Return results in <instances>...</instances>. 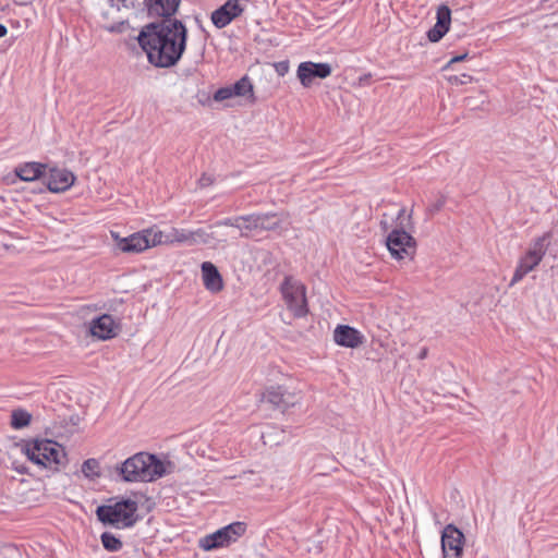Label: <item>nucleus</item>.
Here are the masks:
<instances>
[{"mask_svg": "<svg viewBox=\"0 0 558 558\" xmlns=\"http://www.w3.org/2000/svg\"><path fill=\"white\" fill-rule=\"evenodd\" d=\"M136 39L150 64L167 69L181 60L186 49L187 28L179 19L160 20L143 26Z\"/></svg>", "mask_w": 558, "mask_h": 558, "instance_id": "nucleus-1", "label": "nucleus"}, {"mask_svg": "<svg viewBox=\"0 0 558 558\" xmlns=\"http://www.w3.org/2000/svg\"><path fill=\"white\" fill-rule=\"evenodd\" d=\"M125 482H153L165 475L166 469L155 454L138 452L128 458L118 469Z\"/></svg>", "mask_w": 558, "mask_h": 558, "instance_id": "nucleus-2", "label": "nucleus"}, {"mask_svg": "<svg viewBox=\"0 0 558 558\" xmlns=\"http://www.w3.org/2000/svg\"><path fill=\"white\" fill-rule=\"evenodd\" d=\"M25 454L37 465L58 470L65 464L64 449L50 439H36L25 447Z\"/></svg>", "mask_w": 558, "mask_h": 558, "instance_id": "nucleus-3", "label": "nucleus"}, {"mask_svg": "<svg viewBox=\"0 0 558 558\" xmlns=\"http://www.w3.org/2000/svg\"><path fill=\"white\" fill-rule=\"evenodd\" d=\"M138 509L137 502L132 499H123L114 505H102L97 507L96 515L104 524L119 527H130L136 522L135 513Z\"/></svg>", "mask_w": 558, "mask_h": 558, "instance_id": "nucleus-4", "label": "nucleus"}, {"mask_svg": "<svg viewBox=\"0 0 558 558\" xmlns=\"http://www.w3.org/2000/svg\"><path fill=\"white\" fill-rule=\"evenodd\" d=\"M407 225L402 221L388 234L386 245L391 256L396 259L413 258L416 252L415 239L405 230L412 228V214L407 217Z\"/></svg>", "mask_w": 558, "mask_h": 558, "instance_id": "nucleus-5", "label": "nucleus"}, {"mask_svg": "<svg viewBox=\"0 0 558 558\" xmlns=\"http://www.w3.org/2000/svg\"><path fill=\"white\" fill-rule=\"evenodd\" d=\"M280 292L294 317L302 318L307 315L306 287L300 280L286 276L280 284Z\"/></svg>", "mask_w": 558, "mask_h": 558, "instance_id": "nucleus-6", "label": "nucleus"}, {"mask_svg": "<svg viewBox=\"0 0 558 558\" xmlns=\"http://www.w3.org/2000/svg\"><path fill=\"white\" fill-rule=\"evenodd\" d=\"M247 524L245 522H232L216 532L199 539V547L206 551L228 547L245 534Z\"/></svg>", "mask_w": 558, "mask_h": 558, "instance_id": "nucleus-7", "label": "nucleus"}, {"mask_svg": "<svg viewBox=\"0 0 558 558\" xmlns=\"http://www.w3.org/2000/svg\"><path fill=\"white\" fill-rule=\"evenodd\" d=\"M161 231L150 228L133 233L125 238L116 235L117 246L124 253H141L145 250L160 245Z\"/></svg>", "mask_w": 558, "mask_h": 558, "instance_id": "nucleus-8", "label": "nucleus"}, {"mask_svg": "<svg viewBox=\"0 0 558 558\" xmlns=\"http://www.w3.org/2000/svg\"><path fill=\"white\" fill-rule=\"evenodd\" d=\"M464 535L453 524L445 526L441 533V550L444 558H461L463 553Z\"/></svg>", "mask_w": 558, "mask_h": 558, "instance_id": "nucleus-9", "label": "nucleus"}, {"mask_svg": "<svg viewBox=\"0 0 558 558\" xmlns=\"http://www.w3.org/2000/svg\"><path fill=\"white\" fill-rule=\"evenodd\" d=\"M331 72L332 69L329 63L304 61L299 64L296 76L303 87L310 88L314 84L315 78L324 80L328 77Z\"/></svg>", "mask_w": 558, "mask_h": 558, "instance_id": "nucleus-10", "label": "nucleus"}, {"mask_svg": "<svg viewBox=\"0 0 558 558\" xmlns=\"http://www.w3.org/2000/svg\"><path fill=\"white\" fill-rule=\"evenodd\" d=\"M76 177L68 169L51 168L45 177L47 189L52 193L68 191L75 182Z\"/></svg>", "mask_w": 558, "mask_h": 558, "instance_id": "nucleus-11", "label": "nucleus"}, {"mask_svg": "<svg viewBox=\"0 0 558 558\" xmlns=\"http://www.w3.org/2000/svg\"><path fill=\"white\" fill-rule=\"evenodd\" d=\"M181 0H143V4L150 17H161V20L175 19Z\"/></svg>", "mask_w": 558, "mask_h": 558, "instance_id": "nucleus-12", "label": "nucleus"}, {"mask_svg": "<svg viewBox=\"0 0 558 558\" xmlns=\"http://www.w3.org/2000/svg\"><path fill=\"white\" fill-rule=\"evenodd\" d=\"M117 329L118 325L109 314H102L90 322L92 335L100 340H108L116 337Z\"/></svg>", "mask_w": 558, "mask_h": 558, "instance_id": "nucleus-13", "label": "nucleus"}, {"mask_svg": "<svg viewBox=\"0 0 558 558\" xmlns=\"http://www.w3.org/2000/svg\"><path fill=\"white\" fill-rule=\"evenodd\" d=\"M333 340L341 347L353 349L363 343V336L351 326L339 325L333 331Z\"/></svg>", "mask_w": 558, "mask_h": 558, "instance_id": "nucleus-14", "label": "nucleus"}, {"mask_svg": "<svg viewBox=\"0 0 558 558\" xmlns=\"http://www.w3.org/2000/svg\"><path fill=\"white\" fill-rule=\"evenodd\" d=\"M201 269L205 288L214 293L221 291L223 281L218 268L210 262H204Z\"/></svg>", "mask_w": 558, "mask_h": 558, "instance_id": "nucleus-15", "label": "nucleus"}, {"mask_svg": "<svg viewBox=\"0 0 558 558\" xmlns=\"http://www.w3.org/2000/svg\"><path fill=\"white\" fill-rule=\"evenodd\" d=\"M46 168L45 163L32 161L17 166L14 172L22 181L31 182L39 179L45 173Z\"/></svg>", "mask_w": 558, "mask_h": 558, "instance_id": "nucleus-16", "label": "nucleus"}, {"mask_svg": "<svg viewBox=\"0 0 558 558\" xmlns=\"http://www.w3.org/2000/svg\"><path fill=\"white\" fill-rule=\"evenodd\" d=\"M191 231L172 228L170 232L161 231L160 244L187 243L191 245Z\"/></svg>", "mask_w": 558, "mask_h": 558, "instance_id": "nucleus-17", "label": "nucleus"}, {"mask_svg": "<svg viewBox=\"0 0 558 558\" xmlns=\"http://www.w3.org/2000/svg\"><path fill=\"white\" fill-rule=\"evenodd\" d=\"M281 226V220L278 219L277 214L266 213L257 214V227L259 230L275 231Z\"/></svg>", "mask_w": 558, "mask_h": 558, "instance_id": "nucleus-18", "label": "nucleus"}, {"mask_svg": "<svg viewBox=\"0 0 558 558\" xmlns=\"http://www.w3.org/2000/svg\"><path fill=\"white\" fill-rule=\"evenodd\" d=\"M238 229L241 231V236H248L251 232L258 230L257 214H250L240 216Z\"/></svg>", "mask_w": 558, "mask_h": 558, "instance_id": "nucleus-19", "label": "nucleus"}, {"mask_svg": "<svg viewBox=\"0 0 558 558\" xmlns=\"http://www.w3.org/2000/svg\"><path fill=\"white\" fill-rule=\"evenodd\" d=\"M230 87L232 89L233 96H242V97L247 96V95H250L251 97L254 96L253 84H252L251 80L248 78V76H246V75L241 77L239 81H236Z\"/></svg>", "mask_w": 558, "mask_h": 558, "instance_id": "nucleus-20", "label": "nucleus"}, {"mask_svg": "<svg viewBox=\"0 0 558 558\" xmlns=\"http://www.w3.org/2000/svg\"><path fill=\"white\" fill-rule=\"evenodd\" d=\"M283 397H286V388L282 386H271L264 395V398L277 408L282 405Z\"/></svg>", "mask_w": 558, "mask_h": 558, "instance_id": "nucleus-21", "label": "nucleus"}, {"mask_svg": "<svg viewBox=\"0 0 558 558\" xmlns=\"http://www.w3.org/2000/svg\"><path fill=\"white\" fill-rule=\"evenodd\" d=\"M232 21V15L222 5L211 13V22L217 28H223Z\"/></svg>", "mask_w": 558, "mask_h": 558, "instance_id": "nucleus-22", "label": "nucleus"}, {"mask_svg": "<svg viewBox=\"0 0 558 558\" xmlns=\"http://www.w3.org/2000/svg\"><path fill=\"white\" fill-rule=\"evenodd\" d=\"M100 539L104 548L108 551H118L123 546L121 539L110 532H104Z\"/></svg>", "mask_w": 558, "mask_h": 558, "instance_id": "nucleus-23", "label": "nucleus"}, {"mask_svg": "<svg viewBox=\"0 0 558 558\" xmlns=\"http://www.w3.org/2000/svg\"><path fill=\"white\" fill-rule=\"evenodd\" d=\"M82 472L85 477L94 480L100 476V464L98 460L90 458L83 462Z\"/></svg>", "mask_w": 558, "mask_h": 558, "instance_id": "nucleus-24", "label": "nucleus"}, {"mask_svg": "<svg viewBox=\"0 0 558 558\" xmlns=\"http://www.w3.org/2000/svg\"><path fill=\"white\" fill-rule=\"evenodd\" d=\"M31 414L24 410H14L11 415L12 427L19 429L27 426L31 422Z\"/></svg>", "mask_w": 558, "mask_h": 558, "instance_id": "nucleus-25", "label": "nucleus"}, {"mask_svg": "<svg viewBox=\"0 0 558 558\" xmlns=\"http://www.w3.org/2000/svg\"><path fill=\"white\" fill-rule=\"evenodd\" d=\"M248 3V0H227L222 7L227 10L230 15H232V19L240 16L245 5Z\"/></svg>", "mask_w": 558, "mask_h": 558, "instance_id": "nucleus-26", "label": "nucleus"}, {"mask_svg": "<svg viewBox=\"0 0 558 558\" xmlns=\"http://www.w3.org/2000/svg\"><path fill=\"white\" fill-rule=\"evenodd\" d=\"M190 236H191V245L209 244L213 240H215L214 233L213 232L209 233L203 228L191 231Z\"/></svg>", "mask_w": 558, "mask_h": 558, "instance_id": "nucleus-27", "label": "nucleus"}, {"mask_svg": "<svg viewBox=\"0 0 558 558\" xmlns=\"http://www.w3.org/2000/svg\"><path fill=\"white\" fill-rule=\"evenodd\" d=\"M436 20V24H438L439 27H450L451 10L447 4L442 3L437 8Z\"/></svg>", "mask_w": 558, "mask_h": 558, "instance_id": "nucleus-28", "label": "nucleus"}, {"mask_svg": "<svg viewBox=\"0 0 558 558\" xmlns=\"http://www.w3.org/2000/svg\"><path fill=\"white\" fill-rule=\"evenodd\" d=\"M548 236L549 234L547 233L535 239L526 253H534L535 255H538L541 258H543L546 253L545 241L548 239Z\"/></svg>", "mask_w": 558, "mask_h": 558, "instance_id": "nucleus-29", "label": "nucleus"}, {"mask_svg": "<svg viewBox=\"0 0 558 558\" xmlns=\"http://www.w3.org/2000/svg\"><path fill=\"white\" fill-rule=\"evenodd\" d=\"M543 258H541L538 255H535L534 253H526L521 259L519 260L520 264H522L529 271H532L538 264L542 262Z\"/></svg>", "mask_w": 558, "mask_h": 558, "instance_id": "nucleus-30", "label": "nucleus"}, {"mask_svg": "<svg viewBox=\"0 0 558 558\" xmlns=\"http://www.w3.org/2000/svg\"><path fill=\"white\" fill-rule=\"evenodd\" d=\"M448 27H439L438 24H435L428 32H427V38L432 43H438L447 33Z\"/></svg>", "mask_w": 558, "mask_h": 558, "instance_id": "nucleus-31", "label": "nucleus"}, {"mask_svg": "<svg viewBox=\"0 0 558 558\" xmlns=\"http://www.w3.org/2000/svg\"><path fill=\"white\" fill-rule=\"evenodd\" d=\"M448 27H439L438 24H435L428 32H427V38L432 43H438L447 33Z\"/></svg>", "mask_w": 558, "mask_h": 558, "instance_id": "nucleus-32", "label": "nucleus"}, {"mask_svg": "<svg viewBox=\"0 0 558 558\" xmlns=\"http://www.w3.org/2000/svg\"><path fill=\"white\" fill-rule=\"evenodd\" d=\"M447 81L451 85H465L473 81V77L466 73H462L459 75H449L447 76Z\"/></svg>", "mask_w": 558, "mask_h": 558, "instance_id": "nucleus-33", "label": "nucleus"}, {"mask_svg": "<svg viewBox=\"0 0 558 558\" xmlns=\"http://www.w3.org/2000/svg\"><path fill=\"white\" fill-rule=\"evenodd\" d=\"M232 97H234V96L232 94V89L230 86L221 87V88L217 89L216 93L214 94V99L216 101H223V100L230 99Z\"/></svg>", "mask_w": 558, "mask_h": 558, "instance_id": "nucleus-34", "label": "nucleus"}, {"mask_svg": "<svg viewBox=\"0 0 558 558\" xmlns=\"http://www.w3.org/2000/svg\"><path fill=\"white\" fill-rule=\"evenodd\" d=\"M529 272L530 271L522 264L519 263L514 270L513 277L510 281V286H514L515 283L521 281Z\"/></svg>", "mask_w": 558, "mask_h": 558, "instance_id": "nucleus-35", "label": "nucleus"}, {"mask_svg": "<svg viewBox=\"0 0 558 558\" xmlns=\"http://www.w3.org/2000/svg\"><path fill=\"white\" fill-rule=\"evenodd\" d=\"M128 26H129V24H128L126 21H121V22L113 23V24H110L108 26H105V29L108 31L109 33L120 34V33L125 32Z\"/></svg>", "mask_w": 558, "mask_h": 558, "instance_id": "nucleus-36", "label": "nucleus"}, {"mask_svg": "<svg viewBox=\"0 0 558 558\" xmlns=\"http://www.w3.org/2000/svg\"><path fill=\"white\" fill-rule=\"evenodd\" d=\"M239 221H240V216L233 217V218H226L223 220H219V221L215 222L213 226H210V228L227 226V227H234L238 229Z\"/></svg>", "mask_w": 558, "mask_h": 558, "instance_id": "nucleus-37", "label": "nucleus"}, {"mask_svg": "<svg viewBox=\"0 0 558 558\" xmlns=\"http://www.w3.org/2000/svg\"><path fill=\"white\" fill-rule=\"evenodd\" d=\"M296 402H298V397L294 393L289 392L286 389V397H283L282 405L280 408L286 410L290 407H293Z\"/></svg>", "mask_w": 558, "mask_h": 558, "instance_id": "nucleus-38", "label": "nucleus"}, {"mask_svg": "<svg viewBox=\"0 0 558 558\" xmlns=\"http://www.w3.org/2000/svg\"><path fill=\"white\" fill-rule=\"evenodd\" d=\"M468 57H469V54H468V53H463V54H459V56H454V57H452V58H451V59L446 63V65H444L442 70H444V71H446V70L450 69V68H451V65H452L453 63L464 61V60H466V59H468Z\"/></svg>", "mask_w": 558, "mask_h": 558, "instance_id": "nucleus-39", "label": "nucleus"}, {"mask_svg": "<svg viewBox=\"0 0 558 558\" xmlns=\"http://www.w3.org/2000/svg\"><path fill=\"white\" fill-rule=\"evenodd\" d=\"M276 71L279 75L283 76L289 71V62L281 61L275 64Z\"/></svg>", "mask_w": 558, "mask_h": 558, "instance_id": "nucleus-40", "label": "nucleus"}, {"mask_svg": "<svg viewBox=\"0 0 558 558\" xmlns=\"http://www.w3.org/2000/svg\"><path fill=\"white\" fill-rule=\"evenodd\" d=\"M213 182H214L213 178H211L210 175L206 174V173H204V174L201 177L199 181H198V183H199V185H201L202 187L209 186V185H211V184H213Z\"/></svg>", "mask_w": 558, "mask_h": 558, "instance_id": "nucleus-41", "label": "nucleus"}, {"mask_svg": "<svg viewBox=\"0 0 558 558\" xmlns=\"http://www.w3.org/2000/svg\"><path fill=\"white\" fill-rule=\"evenodd\" d=\"M428 355V349L426 347L422 348L418 355H417V359L418 360H424L426 359Z\"/></svg>", "mask_w": 558, "mask_h": 558, "instance_id": "nucleus-42", "label": "nucleus"}, {"mask_svg": "<svg viewBox=\"0 0 558 558\" xmlns=\"http://www.w3.org/2000/svg\"><path fill=\"white\" fill-rule=\"evenodd\" d=\"M8 33L7 27L3 24H0V38L4 37Z\"/></svg>", "mask_w": 558, "mask_h": 558, "instance_id": "nucleus-43", "label": "nucleus"}, {"mask_svg": "<svg viewBox=\"0 0 558 558\" xmlns=\"http://www.w3.org/2000/svg\"><path fill=\"white\" fill-rule=\"evenodd\" d=\"M404 214H405V208H404V207H402V208L399 210L398 215H397V220H401V219L403 218Z\"/></svg>", "mask_w": 558, "mask_h": 558, "instance_id": "nucleus-44", "label": "nucleus"}, {"mask_svg": "<svg viewBox=\"0 0 558 558\" xmlns=\"http://www.w3.org/2000/svg\"><path fill=\"white\" fill-rule=\"evenodd\" d=\"M442 205H444V202H439V203L435 204L433 207V211L439 210L442 207Z\"/></svg>", "mask_w": 558, "mask_h": 558, "instance_id": "nucleus-45", "label": "nucleus"}]
</instances>
